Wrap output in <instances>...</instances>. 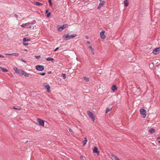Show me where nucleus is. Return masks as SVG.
<instances>
[{"label": "nucleus", "instance_id": "nucleus-1", "mask_svg": "<svg viewBox=\"0 0 160 160\" xmlns=\"http://www.w3.org/2000/svg\"><path fill=\"white\" fill-rule=\"evenodd\" d=\"M77 36L76 34H73L71 35H69L68 34H64L62 37L63 39L64 40H67L70 39L71 38H73Z\"/></svg>", "mask_w": 160, "mask_h": 160}, {"label": "nucleus", "instance_id": "nucleus-2", "mask_svg": "<svg viewBox=\"0 0 160 160\" xmlns=\"http://www.w3.org/2000/svg\"><path fill=\"white\" fill-rule=\"evenodd\" d=\"M140 112L143 118H145L147 115L146 110L143 109V108H142L140 110Z\"/></svg>", "mask_w": 160, "mask_h": 160}, {"label": "nucleus", "instance_id": "nucleus-3", "mask_svg": "<svg viewBox=\"0 0 160 160\" xmlns=\"http://www.w3.org/2000/svg\"><path fill=\"white\" fill-rule=\"evenodd\" d=\"M33 24V23L31 22H28L26 23H23L20 26L22 28L26 27L27 28H31V25Z\"/></svg>", "mask_w": 160, "mask_h": 160}, {"label": "nucleus", "instance_id": "nucleus-4", "mask_svg": "<svg viewBox=\"0 0 160 160\" xmlns=\"http://www.w3.org/2000/svg\"><path fill=\"white\" fill-rule=\"evenodd\" d=\"M87 113L89 117L92 119V121L94 122L95 120V116L94 115L92 112L89 111H88Z\"/></svg>", "mask_w": 160, "mask_h": 160}, {"label": "nucleus", "instance_id": "nucleus-5", "mask_svg": "<svg viewBox=\"0 0 160 160\" xmlns=\"http://www.w3.org/2000/svg\"><path fill=\"white\" fill-rule=\"evenodd\" d=\"M37 121L39 125L42 126H44V122L43 120H42L40 118H37Z\"/></svg>", "mask_w": 160, "mask_h": 160}, {"label": "nucleus", "instance_id": "nucleus-6", "mask_svg": "<svg viewBox=\"0 0 160 160\" xmlns=\"http://www.w3.org/2000/svg\"><path fill=\"white\" fill-rule=\"evenodd\" d=\"M36 70L38 71H42L44 69V67L43 66L37 65L35 67Z\"/></svg>", "mask_w": 160, "mask_h": 160}, {"label": "nucleus", "instance_id": "nucleus-7", "mask_svg": "<svg viewBox=\"0 0 160 160\" xmlns=\"http://www.w3.org/2000/svg\"><path fill=\"white\" fill-rule=\"evenodd\" d=\"M68 26L67 24H65L63 25L62 26L58 28V30L59 31H62L63 29L66 28Z\"/></svg>", "mask_w": 160, "mask_h": 160}, {"label": "nucleus", "instance_id": "nucleus-8", "mask_svg": "<svg viewBox=\"0 0 160 160\" xmlns=\"http://www.w3.org/2000/svg\"><path fill=\"white\" fill-rule=\"evenodd\" d=\"M105 31L104 30H102L100 33V35L102 39H104L106 38V36L104 34Z\"/></svg>", "mask_w": 160, "mask_h": 160}, {"label": "nucleus", "instance_id": "nucleus-9", "mask_svg": "<svg viewBox=\"0 0 160 160\" xmlns=\"http://www.w3.org/2000/svg\"><path fill=\"white\" fill-rule=\"evenodd\" d=\"M105 3V2L104 1L100 2L99 6L97 7V9H100L101 8V7Z\"/></svg>", "mask_w": 160, "mask_h": 160}, {"label": "nucleus", "instance_id": "nucleus-10", "mask_svg": "<svg viewBox=\"0 0 160 160\" xmlns=\"http://www.w3.org/2000/svg\"><path fill=\"white\" fill-rule=\"evenodd\" d=\"M111 158L112 160H120L114 154H111Z\"/></svg>", "mask_w": 160, "mask_h": 160}, {"label": "nucleus", "instance_id": "nucleus-11", "mask_svg": "<svg viewBox=\"0 0 160 160\" xmlns=\"http://www.w3.org/2000/svg\"><path fill=\"white\" fill-rule=\"evenodd\" d=\"M160 49L159 48H157L153 51V53L155 54H157L159 52Z\"/></svg>", "mask_w": 160, "mask_h": 160}, {"label": "nucleus", "instance_id": "nucleus-12", "mask_svg": "<svg viewBox=\"0 0 160 160\" xmlns=\"http://www.w3.org/2000/svg\"><path fill=\"white\" fill-rule=\"evenodd\" d=\"M93 151L94 153H97L98 155L99 154V152L98 151V148L96 147H94Z\"/></svg>", "mask_w": 160, "mask_h": 160}, {"label": "nucleus", "instance_id": "nucleus-13", "mask_svg": "<svg viewBox=\"0 0 160 160\" xmlns=\"http://www.w3.org/2000/svg\"><path fill=\"white\" fill-rule=\"evenodd\" d=\"M45 88L47 89V91L48 92H49L50 91V87L49 85L48 84L45 86Z\"/></svg>", "mask_w": 160, "mask_h": 160}, {"label": "nucleus", "instance_id": "nucleus-14", "mask_svg": "<svg viewBox=\"0 0 160 160\" xmlns=\"http://www.w3.org/2000/svg\"><path fill=\"white\" fill-rule=\"evenodd\" d=\"M111 89L113 91L115 92L117 89V88L116 85H113Z\"/></svg>", "mask_w": 160, "mask_h": 160}, {"label": "nucleus", "instance_id": "nucleus-15", "mask_svg": "<svg viewBox=\"0 0 160 160\" xmlns=\"http://www.w3.org/2000/svg\"><path fill=\"white\" fill-rule=\"evenodd\" d=\"M14 71H15V72L18 74H19L20 73V71H21L19 69H18L16 67H14Z\"/></svg>", "mask_w": 160, "mask_h": 160}, {"label": "nucleus", "instance_id": "nucleus-16", "mask_svg": "<svg viewBox=\"0 0 160 160\" xmlns=\"http://www.w3.org/2000/svg\"><path fill=\"white\" fill-rule=\"evenodd\" d=\"M88 48L91 50V52L93 54H94V50L92 48V46H89L88 47Z\"/></svg>", "mask_w": 160, "mask_h": 160}, {"label": "nucleus", "instance_id": "nucleus-17", "mask_svg": "<svg viewBox=\"0 0 160 160\" xmlns=\"http://www.w3.org/2000/svg\"><path fill=\"white\" fill-rule=\"evenodd\" d=\"M88 141V140L86 138V137H85L84 138V140L82 141V142L83 143V146H84L86 144L87 142Z\"/></svg>", "mask_w": 160, "mask_h": 160}, {"label": "nucleus", "instance_id": "nucleus-18", "mask_svg": "<svg viewBox=\"0 0 160 160\" xmlns=\"http://www.w3.org/2000/svg\"><path fill=\"white\" fill-rule=\"evenodd\" d=\"M155 130L153 128H150L149 130V132L151 133H153L155 132Z\"/></svg>", "mask_w": 160, "mask_h": 160}, {"label": "nucleus", "instance_id": "nucleus-19", "mask_svg": "<svg viewBox=\"0 0 160 160\" xmlns=\"http://www.w3.org/2000/svg\"><path fill=\"white\" fill-rule=\"evenodd\" d=\"M46 13L47 14V17H49L51 15V13L50 12H49L48 10H47L46 11Z\"/></svg>", "mask_w": 160, "mask_h": 160}, {"label": "nucleus", "instance_id": "nucleus-20", "mask_svg": "<svg viewBox=\"0 0 160 160\" xmlns=\"http://www.w3.org/2000/svg\"><path fill=\"white\" fill-rule=\"evenodd\" d=\"M34 3L38 6H42L43 5L42 3L38 2H35Z\"/></svg>", "mask_w": 160, "mask_h": 160}, {"label": "nucleus", "instance_id": "nucleus-21", "mask_svg": "<svg viewBox=\"0 0 160 160\" xmlns=\"http://www.w3.org/2000/svg\"><path fill=\"white\" fill-rule=\"evenodd\" d=\"M30 41V39L29 38H23V41L24 42H28Z\"/></svg>", "mask_w": 160, "mask_h": 160}, {"label": "nucleus", "instance_id": "nucleus-22", "mask_svg": "<svg viewBox=\"0 0 160 160\" xmlns=\"http://www.w3.org/2000/svg\"><path fill=\"white\" fill-rule=\"evenodd\" d=\"M124 3L125 6L126 7L128 6V0H125L124 2Z\"/></svg>", "mask_w": 160, "mask_h": 160}, {"label": "nucleus", "instance_id": "nucleus-23", "mask_svg": "<svg viewBox=\"0 0 160 160\" xmlns=\"http://www.w3.org/2000/svg\"><path fill=\"white\" fill-rule=\"evenodd\" d=\"M83 78L87 82H88L89 81V78L88 77H87L86 76L83 77Z\"/></svg>", "mask_w": 160, "mask_h": 160}, {"label": "nucleus", "instance_id": "nucleus-24", "mask_svg": "<svg viewBox=\"0 0 160 160\" xmlns=\"http://www.w3.org/2000/svg\"><path fill=\"white\" fill-rule=\"evenodd\" d=\"M54 59L52 58L48 57L47 58L46 60L48 61H53Z\"/></svg>", "mask_w": 160, "mask_h": 160}, {"label": "nucleus", "instance_id": "nucleus-25", "mask_svg": "<svg viewBox=\"0 0 160 160\" xmlns=\"http://www.w3.org/2000/svg\"><path fill=\"white\" fill-rule=\"evenodd\" d=\"M0 69L1 70H2V71L3 72H8V71L6 69L4 68H2V67H0Z\"/></svg>", "mask_w": 160, "mask_h": 160}, {"label": "nucleus", "instance_id": "nucleus-26", "mask_svg": "<svg viewBox=\"0 0 160 160\" xmlns=\"http://www.w3.org/2000/svg\"><path fill=\"white\" fill-rule=\"evenodd\" d=\"M112 108H107V110H106V113H108L109 111H110L111 110H112Z\"/></svg>", "mask_w": 160, "mask_h": 160}, {"label": "nucleus", "instance_id": "nucleus-27", "mask_svg": "<svg viewBox=\"0 0 160 160\" xmlns=\"http://www.w3.org/2000/svg\"><path fill=\"white\" fill-rule=\"evenodd\" d=\"M11 55L15 56H18L19 55V53H13L11 54Z\"/></svg>", "mask_w": 160, "mask_h": 160}, {"label": "nucleus", "instance_id": "nucleus-28", "mask_svg": "<svg viewBox=\"0 0 160 160\" xmlns=\"http://www.w3.org/2000/svg\"><path fill=\"white\" fill-rule=\"evenodd\" d=\"M24 76L25 77H29V74L28 73H27L26 72H25V73L24 75Z\"/></svg>", "mask_w": 160, "mask_h": 160}, {"label": "nucleus", "instance_id": "nucleus-29", "mask_svg": "<svg viewBox=\"0 0 160 160\" xmlns=\"http://www.w3.org/2000/svg\"><path fill=\"white\" fill-rule=\"evenodd\" d=\"M25 73V72L23 71H21L20 72V73L19 74H20V75H24V74Z\"/></svg>", "mask_w": 160, "mask_h": 160}, {"label": "nucleus", "instance_id": "nucleus-30", "mask_svg": "<svg viewBox=\"0 0 160 160\" xmlns=\"http://www.w3.org/2000/svg\"><path fill=\"white\" fill-rule=\"evenodd\" d=\"M80 158L82 160H85V158L83 157V156H81L80 157Z\"/></svg>", "mask_w": 160, "mask_h": 160}, {"label": "nucleus", "instance_id": "nucleus-31", "mask_svg": "<svg viewBox=\"0 0 160 160\" xmlns=\"http://www.w3.org/2000/svg\"><path fill=\"white\" fill-rule=\"evenodd\" d=\"M68 132L69 133L72 134V130L71 129L69 128L68 129Z\"/></svg>", "mask_w": 160, "mask_h": 160}, {"label": "nucleus", "instance_id": "nucleus-32", "mask_svg": "<svg viewBox=\"0 0 160 160\" xmlns=\"http://www.w3.org/2000/svg\"><path fill=\"white\" fill-rule=\"evenodd\" d=\"M23 45L24 46L28 45L29 44L28 43H26V42H24L23 43Z\"/></svg>", "mask_w": 160, "mask_h": 160}, {"label": "nucleus", "instance_id": "nucleus-33", "mask_svg": "<svg viewBox=\"0 0 160 160\" xmlns=\"http://www.w3.org/2000/svg\"><path fill=\"white\" fill-rule=\"evenodd\" d=\"M49 1V2L50 5L51 6H52V3L51 0H49V1Z\"/></svg>", "mask_w": 160, "mask_h": 160}, {"label": "nucleus", "instance_id": "nucleus-34", "mask_svg": "<svg viewBox=\"0 0 160 160\" xmlns=\"http://www.w3.org/2000/svg\"><path fill=\"white\" fill-rule=\"evenodd\" d=\"M62 76L63 78L64 79H65L66 78V74L65 73H62Z\"/></svg>", "mask_w": 160, "mask_h": 160}, {"label": "nucleus", "instance_id": "nucleus-35", "mask_svg": "<svg viewBox=\"0 0 160 160\" xmlns=\"http://www.w3.org/2000/svg\"><path fill=\"white\" fill-rule=\"evenodd\" d=\"M13 108L15 109H16V110H21V109L20 108H15V107H14Z\"/></svg>", "mask_w": 160, "mask_h": 160}, {"label": "nucleus", "instance_id": "nucleus-36", "mask_svg": "<svg viewBox=\"0 0 160 160\" xmlns=\"http://www.w3.org/2000/svg\"><path fill=\"white\" fill-rule=\"evenodd\" d=\"M35 57L36 58L38 59L40 57V56H36Z\"/></svg>", "mask_w": 160, "mask_h": 160}, {"label": "nucleus", "instance_id": "nucleus-37", "mask_svg": "<svg viewBox=\"0 0 160 160\" xmlns=\"http://www.w3.org/2000/svg\"><path fill=\"white\" fill-rule=\"evenodd\" d=\"M40 74L42 75H44L45 74V72H43L42 73H39Z\"/></svg>", "mask_w": 160, "mask_h": 160}, {"label": "nucleus", "instance_id": "nucleus-38", "mask_svg": "<svg viewBox=\"0 0 160 160\" xmlns=\"http://www.w3.org/2000/svg\"><path fill=\"white\" fill-rule=\"evenodd\" d=\"M59 49V48H57L54 51V52H55Z\"/></svg>", "mask_w": 160, "mask_h": 160}, {"label": "nucleus", "instance_id": "nucleus-39", "mask_svg": "<svg viewBox=\"0 0 160 160\" xmlns=\"http://www.w3.org/2000/svg\"><path fill=\"white\" fill-rule=\"evenodd\" d=\"M21 61H22L23 62H24V63H26V62H26V61H25L24 60H23V59H21Z\"/></svg>", "mask_w": 160, "mask_h": 160}, {"label": "nucleus", "instance_id": "nucleus-40", "mask_svg": "<svg viewBox=\"0 0 160 160\" xmlns=\"http://www.w3.org/2000/svg\"><path fill=\"white\" fill-rule=\"evenodd\" d=\"M87 44H90V42H89V41H87Z\"/></svg>", "mask_w": 160, "mask_h": 160}, {"label": "nucleus", "instance_id": "nucleus-41", "mask_svg": "<svg viewBox=\"0 0 160 160\" xmlns=\"http://www.w3.org/2000/svg\"><path fill=\"white\" fill-rule=\"evenodd\" d=\"M0 57H2L3 58H4V57L2 56V54H0Z\"/></svg>", "mask_w": 160, "mask_h": 160}, {"label": "nucleus", "instance_id": "nucleus-42", "mask_svg": "<svg viewBox=\"0 0 160 160\" xmlns=\"http://www.w3.org/2000/svg\"><path fill=\"white\" fill-rule=\"evenodd\" d=\"M24 51H27L28 50L27 49H24Z\"/></svg>", "mask_w": 160, "mask_h": 160}, {"label": "nucleus", "instance_id": "nucleus-43", "mask_svg": "<svg viewBox=\"0 0 160 160\" xmlns=\"http://www.w3.org/2000/svg\"><path fill=\"white\" fill-rule=\"evenodd\" d=\"M157 139H160V137H158V138H157Z\"/></svg>", "mask_w": 160, "mask_h": 160}, {"label": "nucleus", "instance_id": "nucleus-44", "mask_svg": "<svg viewBox=\"0 0 160 160\" xmlns=\"http://www.w3.org/2000/svg\"><path fill=\"white\" fill-rule=\"evenodd\" d=\"M11 54H7L8 55H11Z\"/></svg>", "mask_w": 160, "mask_h": 160}, {"label": "nucleus", "instance_id": "nucleus-45", "mask_svg": "<svg viewBox=\"0 0 160 160\" xmlns=\"http://www.w3.org/2000/svg\"><path fill=\"white\" fill-rule=\"evenodd\" d=\"M99 1H100V2H101V1H102V0H99Z\"/></svg>", "mask_w": 160, "mask_h": 160}, {"label": "nucleus", "instance_id": "nucleus-46", "mask_svg": "<svg viewBox=\"0 0 160 160\" xmlns=\"http://www.w3.org/2000/svg\"><path fill=\"white\" fill-rule=\"evenodd\" d=\"M159 143H160V140L158 141Z\"/></svg>", "mask_w": 160, "mask_h": 160}, {"label": "nucleus", "instance_id": "nucleus-47", "mask_svg": "<svg viewBox=\"0 0 160 160\" xmlns=\"http://www.w3.org/2000/svg\"><path fill=\"white\" fill-rule=\"evenodd\" d=\"M51 72H49V73H50Z\"/></svg>", "mask_w": 160, "mask_h": 160}]
</instances>
